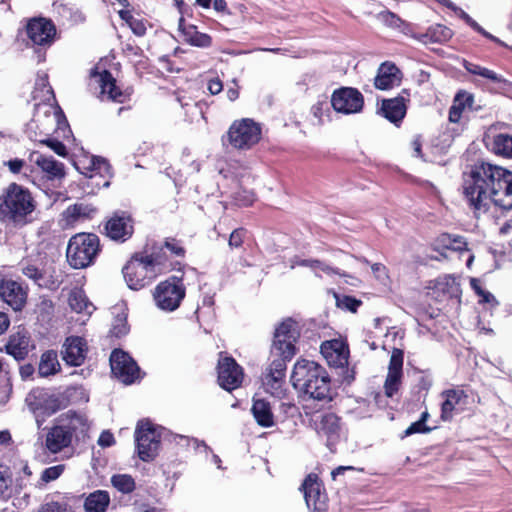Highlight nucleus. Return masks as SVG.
<instances>
[{"label":"nucleus","instance_id":"nucleus-1","mask_svg":"<svg viewBox=\"0 0 512 512\" xmlns=\"http://www.w3.org/2000/svg\"><path fill=\"white\" fill-rule=\"evenodd\" d=\"M463 194L474 213L487 212L491 204L512 209V172L488 163H476L463 181Z\"/></svg>","mask_w":512,"mask_h":512},{"label":"nucleus","instance_id":"nucleus-2","mask_svg":"<svg viewBox=\"0 0 512 512\" xmlns=\"http://www.w3.org/2000/svg\"><path fill=\"white\" fill-rule=\"evenodd\" d=\"M300 332L297 323L286 319L275 329L271 355L273 360L267 369L264 383L272 394L279 395L285 383L287 362L296 354L295 342Z\"/></svg>","mask_w":512,"mask_h":512},{"label":"nucleus","instance_id":"nucleus-3","mask_svg":"<svg viewBox=\"0 0 512 512\" xmlns=\"http://www.w3.org/2000/svg\"><path fill=\"white\" fill-rule=\"evenodd\" d=\"M291 382L303 394L305 401L320 402L319 408L332 401L329 375L324 367L314 361H297L291 374Z\"/></svg>","mask_w":512,"mask_h":512},{"label":"nucleus","instance_id":"nucleus-4","mask_svg":"<svg viewBox=\"0 0 512 512\" xmlns=\"http://www.w3.org/2000/svg\"><path fill=\"white\" fill-rule=\"evenodd\" d=\"M34 209L30 191L17 183H11L0 197V221L6 227H23Z\"/></svg>","mask_w":512,"mask_h":512},{"label":"nucleus","instance_id":"nucleus-5","mask_svg":"<svg viewBox=\"0 0 512 512\" xmlns=\"http://www.w3.org/2000/svg\"><path fill=\"white\" fill-rule=\"evenodd\" d=\"M99 251V238L95 234L80 233L74 235L68 243L66 256L75 269H82L93 263Z\"/></svg>","mask_w":512,"mask_h":512},{"label":"nucleus","instance_id":"nucleus-6","mask_svg":"<svg viewBox=\"0 0 512 512\" xmlns=\"http://www.w3.org/2000/svg\"><path fill=\"white\" fill-rule=\"evenodd\" d=\"M162 428L149 421H139L135 430V443L138 457L144 461H152L159 452Z\"/></svg>","mask_w":512,"mask_h":512},{"label":"nucleus","instance_id":"nucleus-7","mask_svg":"<svg viewBox=\"0 0 512 512\" xmlns=\"http://www.w3.org/2000/svg\"><path fill=\"white\" fill-rule=\"evenodd\" d=\"M261 126L250 118L234 121L228 132L229 144L237 150H249L261 139Z\"/></svg>","mask_w":512,"mask_h":512},{"label":"nucleus","instance_id":"nucleus-8","mask_svg":"<svg viewBox=\"0 0 512 512\" xmlns=\"http://www.w3.org/2000/svg\"><path fill=\"white\" fill-rule=\"evenodd\" d=\"M156 306L167 312L176 310L185 297V287L181 278L172 276L160 282L154 291Z\"/></svg>","mask_w":512,"mask_h":512},{"label":"nucleus","instance_id":"nucleus-9","mask_svg":"<svg viewBox=\"0 0 512 512\" xmlns=\"http://www.w3.org/2000/svg\"><path fill=\"white\" fill-rule=\"evenodd\" d=\"M153 262L146 261L142 255H135L123 267L124 279L132 290H140L148 286L158 273L153 269Z\"/></svg>","mask_w":512,"mask_h":512},{"label":"nucleus","instance_id":"nucleus-10","mask_svg":"<svg viewBox=\"0 0 512 512\" xmlns=\"http://www.w3.org/2000/svg\"><path fill=\"white\" fill-rule=\"evenodd\" d=\"M331 105L337 113L356 114L363 110L364 97L356 88L341 87L333 91Z\"/></svg>","mask_w":512,"mask_h":512},{"label":"nucleus","instance_id":"nucleus-11","mask_svg":"<svg viewBox=\"0 0 512 512\" xmlns=\"http://www.w3.org/2000/svg\"><path fill=\"white\" fill-rule=\"evenodd\" d=\"M300 490L308 509L312 512H327L328 497L321 481L316 474H309L302 483Z\"/></svg>","mask_w":512,"mask_h":512},{"label":"nucleus","instance_id":"nucleus-12","mask_svg":"<svg viewBox=\"0 0 512 512\" xmlns=\"http://www.w3.org/2000/svg\"><path fill=\"white\" fill-rule=\"evenodd\" d=\"M111 371L124 384L133 383L139 376L140 369L133 358L126 352L115 349L110 355Z\"/></svg>","mask_w":512,"mask_h":512},{"label":"nucleus","instance_id":"nucleus-13","mask_svg":"<svg viewBox=\"0 0 512 512\" xmlns=\"http://www.w3.org/2000/svg\"><path fill=\"white\" fill-rule=\"evenodd\" d=\"M217 369L218 383L223 389L232 391L241 385L244 377L243 369L234 358L224 357L220 359Z\"/></svg>","mask_w":512,"mask_h":512},{"label":"nucleus","instance_id":"nucleus-14","mask_svg":"<svg viewBox=\"0 0 512 512\" xmlns=\"http://www.w3.org/2000/svg\"><path fill=\"white\" fill-rule=\"evenodd\" d=\"M26 32L33 44L49 46L52 44L56 35V27L50 19L37 17L28 21Z\"/></svg>","mask_w":512,"mask_h":512},{"label":"nucleus","instance_id":"nucleus-15","mask_svg":"<svg viewBox=\"0 0 512 512\" xmlns=\"http://www.w3.org/2000/svg\"><path fill=\"white\" fill-rule=\"evenodd\" d=\"M403 358L401 349L394 348L389 361L388 373L384 383V391L387 397H393L401 386L403 376Z\"/></svg>","mask_w":512,"mask_h":512},{"label":"nucleus","instance_id":"nucleus-16","mask_svg":"<svg viewBox=\"0 0 512 512\" xmlns=\"http://www.w3.org/2000/svg\"><path fill=\"white\" fill-rule=\"evenodd\" d=\"M106 235L115 241H126L133 234L132 219L126 212H115L106 222Z\"/></svg>","mask_w":512,"mask_h":512},{"label":"nucleus","instance_id":"nucleus-17","mask_svg":"<svg viewBox=\"0 0 512 512\" xmlns=\"http://www.w3.org/2000/svg\"><path fill=\"white\" fill-rule=\"evenodd\" d=\"M0 297L15 311H20L26 303L27 293L18 282L2 280L0 282Z\"/></svg>","mask_w":512,"mask_h":512},{"label":"nucleus","instance_id":"nucleus-18","mask_svg":"<svg viewBox=\"0 0 512 512\" xmlns=\"http://www.w3.org/2000/svg\"><path fill=\"white\" fill-rule=\"evenodd\" d=\"M87 345L81 337L66 339L61 351L62 359L70 366H80L86 358Z\"/></svg>","mask_w":512,"mask_h":512},{"label":"nucleus","instance_id":"nucleus-19","mask_svg":"<svg viewBox=\"0 0 512 512\" xmlns=\"http://www.w3.org/2000/svg\"><path fill=\"white\" fill-rule=\"evenodd\" d=\"M91 76L95 78L99 84L102 97H106L108 100L118 103L125 101L126 95L116 86V80L109 71L103 70L100 73L92 72Z\"/></svg>","mask_w":512,"mask_h":512},{"label":"nucleus","instance_id":"nucleus-20","mask_svg":"<svg viewBox=\"0 0 512 512\" xmlns=\"http://www.w3.org/2000/svg\"><path fill=\"white\" fill-rule=\"evenodd\" d=\"M58 420L69 430L72 437L76 439L84 438L89 430V422L85 414L69 410L62 414Z\"/></svg>","mask_w":512,"mask_h":512},{"label":"nucleus","instance_id":"nucleus-21","mask_svg":"<svg viewBox=\"0 0 512 512\" xmlns=\"http://www.w3.org/2000/svg\"><path fill=\"white\" fill-rule=\"evenodd\" d=\"M72 439L69 430H66V427L58 420V423L48 431L45 445L51 453L56 454L70 446Z\"/></svg>","mask_w":512,"mask_h":512},{"label":"nucleus","instance_id":"nucleus-22","mask_svg":"<svg viewBox=\"0 0 512 512\" xmlns=\"http://www.w3.org/2000/svg\"><path fill=\"white\" fill-rule=\"evenodd\" d=\"M30 336L27 331L19 330L10 335L6 345L5 351L11 355L15 360H24L29 353Z\"/></svg>","mask_w":512,"mask_h":512},{"label":"nucleus","instance_id":"nucleus-23","mask_svg":"<svg viewBox=\"0 0 512 512\" xmlns=\"http://www.w3.org/2000/svg\"><path fill=\"white\" fill-rule=\"evenodd\" d=\"M400 82V70L395 64L385 62L380 65L374 79V85L379 90H387Z\"/></svg>","mask_w":512,"mask_h":512},{"label":"nucleus","instance_id":"nucleus-24","mask_svg":"<svg viewBox=\"0 0 512 512\" xmlns=\"http://www.w3.org/2000/svg\"><path fill=\"white\" fill-rule=\"evenodd\" d=\"M30 160L34 162L42 172L46 173L50 179L62 178L65 175L64 165L55 160L52 156L33 151L30 154Z\"/></svg>","mask_w":512,"mask_h":512},{"label":"nucleus","instance_id":"nucleus-25","mask_svg":"<svg viewBox=\"0 0 512 512\" xmlns=\"http://www.w3.org/2000/svg\"><path fill=\"white\" fill-rule=\"evenodd\" d=\"M321 353L330 366L344 367L348 364V352L337 341L323 343Z\"/></svg>","mask_w":512,"mask_h":512},{"label":"nucleus","instance_id":"nucleus-26","mask_svg":"<svg viewBox=\"0 0 512 512\" xmlns=\"http://www.w3.org/2000/svg\"><path fill=\"white\" fill-rule=\"evenodd\" d=\"M406 104L403 97L384 99L381 111L383 116L394 124L400 123L406 115Z\"/></svg>","mask_w":512,"mask_h":512},{"label":"nucleus","instance_id":"nucleus-27","mask_svg":"<svg viewBox=\"0 0 512 512\" xmlns=\"http://www.w3.org/2000/svg\"><path fill=\"white\" fill-rule=\"evenodd\" d=\"M340 419L333 413L325 414L318 426V434L327 438V445L331 447L340 437Z\"/></svg>","mask_w":512,"mask_h":512},{"label":"nucleus","instance_id":"nucleus-28","mask_svg":"<svg viewBox=\"0 0 512 512\" xmlns=\"http://www.w3.org/2000/svg\"><path fill=\"white\" fill-rule=\"evenodd\" d=\"M19 269L24 276L31 279L37 286L48 289L56 288L54 281H50V279L46 277L43 270L30 261H21L19 263Z\"/></svg>","mask_w":512,"mask_h":512},{"label":"nucleus","instance_id":"nucleus-29","mask_svg":"<svg viewBox=\"0 0 512 512\" xmlns=\"http://www.w3.org/2000/svg\"><path fill=\"white\" fill-rule=\"evenodd\" d=\"M111 314L113 315V321L110 328V336L121 338L128 334L129 325L127 323L126 308L123 304L115 305Z\"/></svg>","mask_w":512,"mask_h":512},{"label":"nucleus","instance_id":"nucleus-30","mask_svg":"<svg viewBox=\"0 0 512 512\" xmlns=\"http://www.w3.org/2000/svg\"><path fill=\"white\" fill-rule=\"evenodd\" d=\"M109 504V493L104 490H96L86 497L84 510L85 512H106Z\"/></svg>","mask_w":512,"mask_h":512},{"label":"nucleus","instance_id":"nucleus-31","mask_svg":"<svg viewBox=\"0 0 512 512\" xmlns=\"http://www.w3.org/2000/svg\"><path fill=\"white\" fill-rule=\"evenodd\" d=\"M442 396L445 400L441 406V417L443 420H449L452 417V412L455 407L466 395L461 389H449L442 392Z\"/></svg>","mask_w":512,"mask_h":512},{"label":"nucleus","instance_id":"nucleus-32","mask_svg":"<svg viewBox=\"0 0 512 512\" xmlns=\"http://www.w3.org/2000/svg\"><path fill=\"white\" fill-rule=\"evenodd\" d=\"M251 411L260 426L271 427L274 424L273 413L267 401L263 399L254 400Z\"/></svg>","mask_w":512,"mask_h":512},{"label":"nucleus","instance_id":"nucleus-33","mask_svg":"<svg viewBox=\"0 0 512 512\" xmlns=\"http://www.w3.org/2000/svg\"><path fill=\"white\" fill-rule=\"evenodd\" d=\"M35 127H36V123L34 120H32L27 125L26 134L30 140L38 141L39 143L48 146L59 156L65 157L67 155L66 146L62 142H60L56 139H50V138L38 139L36 132L33 131V129Z\"/></svg>","mask_w":512,"mask_h":512},{"label":"nucleus","instance_id":"nucleus-34","mask_svg":"<svg viewBox=\"0 0 512 512\" xmlns=\"http://www.w3.org/2000/svg\"><path fill=\"white\" fill-rule=\"evenodd\" d=\"M59 368L60 364L55 351L49 350L42 354L38 367L40 376L47 377L53 375L58 372Z\"/></svg>","mask_w":512,"mask_h":512},{"label":"nucleus","instance_id":"nucleus-35","mask_svg":"<svg viewBox=\"0 0 512 512\" xmlns=\"http://www.w3.org/2000/svg\"><path fill=\"white\" fill-rule=\"evenodd\" d=\"M95 212L96 208L89 204L76 203L67 207L64 216L69 222H74L79 219L92 218Z\"/></svg>","mask_w":512,"mask_h":512},{"label":"nucleus","instance_id":"nucleus-36","mask_svg":"<svg viewBox=\"0 0 512 512\" xmlns=\"http://www.w3.org/2000/svg\"><path fill=\"white\" fill-rule=\"evenodd\" d=\"M492 151L499 156L512 159V135L499 133L493 137Z\"/></svg>","mask_w":512,"mask_h":512},{"label":"nucleus","instance_id":"nucleus-37","mask_svg":"<svg viewBox=\"0 0 512 512\" xmlns=\"http://www.w3.org/2000/svg\"><path fill=\"white\" fill-rule=\"evenodd\" d=\"M68 303L70 308L76 313H91L93 305L88 301L84 291L74 289L70 292Z\"/></svg>","mask_w":512,"mask_h":512},{"label":"nucleus","instance_id":"nucleus-38","mask_svg":"<svg viewBox=\"0 0 512 512\" xmlns=\"http://www.w3.org/2000/svg\"><path fill=\"white\" fill-rule=\"evenodd\" d=\"M463 67L470 74L481 76L483 78L491 80L492 82L500 83L503 81V79L500 75H498L494 71H492L488 68L482 67L478 64H475V63L465 60L463 63Z\"/></svg>","mask_w":512,"mask_h":512},{"label":"nucleus","instance_id":"nucleus-39","mask_svg":"<svg viewBox=\"0 0 512 512\" xmlns=\"http://www.w3.org/2000/svg\"><path fill=\"white\" fill-rule=\"evenodd\" d=\"M112 486L123 494H129L135 490L136 484L131 475L115 474L111 477Z\"/></svg>","mask_w":512,"mask_h":512},{"label":"nucleus","instance_id":"nucleus-40","mask_svg":"<svg viewBox=\"0 0 512 512\" xmlns=\"http://www.w3.org/2000/svg\"><path fill=\"white\" fill-rule=\"evenodd\" d=\"M34 312L37 315L38 321L42 323L49 322L54 314V304L52 300L46 297H41L39 302L36 304Z\"/></svg>","mask_w":512,"mask_h":512},{"label":"nucleus","instance_id":"nucleus-41","mask_svg":"<svg viewBox=\"0 0 512 512\" xmlns=\"http://www.w3.org/2000/svg\"><path fill=\"white\" fill-rule=\"evenodd\" d=\"M142 257L146 261L153 262V269H156L158 274L161 273L163 266L168 261V257L166 256V252L163 246L154 247L150 254L142 255Z\"/></svg>","mask_w":512,"mask_h":512},{"label":"nucleus","instance_id":"nucleus-42","mask_svg":"<svg viewBox=\"0 0 512 512\" xmlns=\"http://www.w3.org/2000/svg\"><path fill=\"white\" fill-rule=\"evenodd\" d=\"M470 285L474 292L480 298L479 303H486L492 307L498 305V301L496 300L494 295L483 288L482 283L479 279L472 278L470 281Z\"/></svg>","mask_w":512,"mask_h":512},{"label":"nucleus","instance_id":"nucleus-43","mask_svg":"<svg viewBox=\"0 0 512 512\" xmlns=\"http://www.w3.org/2000/svg\"><path fill=\"white\" fill-rule=\"evenodd\" d=\"M461 111V113L468 109L471 111H477L479 106H474V96L466 91H460L456 94L453 105Z\"/></svg>","mask_w":512,"mask_h":512},{"label":"nucleus","instance_id":"nucleus-44","mask_svg":"<svg viewBox=\"0 0 512 512\" xmlns=\"http://www.w3.org/2000/svg\"><path fill=\"white\" fill-rule=\"evenodd\" d=\"M12 473L10 468L0 465V499H7L11 493Z\"/></svg>","mask_w":512,"mask_h":512},{"label":"nucleus","instance_id":"nucleus-45","mask_svg":"<svg viewBox=\"0 0 512 512\" xmlns=\"http://www.w3.org/2000/svg\"><path fill=\"white\" fill-rule=\"evenodd\" d=\"M427 34L434 42H445L452 37L453 33L452 30L448 27L441 24H436L428 29Z\"/></svg>","mask_w":512,"mask_h":512},{"label":"nucleus","instance_id":"nucleus-46","mask_svg":"<svg viewBox=\"0 0 512 512\" xmlns=\"http://www.w3.org/2000/svg\"><path fill=\"white\" fill-rule=\"evenodd\" d=\"M38 512H74V510L66 500L61 499L42 504Z\"/></svg>","mask_w":512,"mask_h":512},{"label":"nucleus","instance_id":"nucleus-47","mask_svg":"<svg viewBox=\"0 0 512 512\" xmlns=\"http://www.w3.org/2000/svg\"><path fill=\"white\" fill-rule=\"evenodd\" d=\"M377 18L391 28H400L404 24V21L398 15L389 10L379 12Z\"/></svg>","mask_w":512,"mask_h":512},{"label":"nucleus","instance_id":"nucleus-48","mask_svg":"<svg viewBox=\"0 0 512 512\" xmlns=\"http://www.w3.org/2000/svg\"><path fill=\"white\" fill-rule=\"evenodd\" d=\"M63 471L64 465L62 464L48 467L43 470L40 481L45 484L54 481L61 476Z\"/></svg>","mask_w":512,"mask_h":512},{"label":"nucleus","instance_id":"nucleus-49","mask_svg":"<svg viewBox=\"0 0 512 512\" xmlns=\"http://www.w3.org/2000/svg\"><path fill=\"white\" fill-rule=\"evenodd\" d=\"M362 302L351 296L337 297V306L351 312H356Z\"/></svg>","mask_w":512,"mask_h":512},{"label":"nucleus","instance_id":"nucleus-50","mask_svg":"<svg viewBox=\"0 0 512 512\" xmlns=\"http://www.w3.org/2000/svg\"><path fill=\"white\" fill-rule=\"evenodd\" d=\"M246 230L243 228H237L232 231L229 237L228 245L231 249L239 248L244 241Z\"/></svg>","mask_w":512,"mask_h":512},{"label":"nucleus","instance_id":"nucleus-51","mask_svg":"<svg viewBox=\"0 0 512 512\" xmlns=\"http://www.w3.org/2000/svg\"><path fill=\"white\" fill-rule=\"evenodd\" d=\"M453 234L449 233H442L439 235L433 243L434 250L440 251V250H450L451 241H452Z\"/></svg>","mask_w":512,"mask_h":512},{"label":"nucleus","instance_id":"nucleus-52","mask_svg":"<svg viewBox=\"0 0 512 512\" xmlns=\"http://www.w3.org/2000/svg\"><path fill=\"white\" fill-rule=\"evenodd\" d=\"M211 44H212L211 36L206 33H201L199 31L194 33V37L192 38V41L190 42V45L200 47V48L210 47Z\"/></svg>","mask_w":512,"mask_h":512},{"label":"nucleus","instance_id":"nucleus-53","mask_svg":"<svg viewBox=\"0 0 512 512\" xmlns=\"http://www.w3.org/2000/svg\"><path fill=\"white\" fill-rule=\"evenodd\" d=\"M162 246L164 247L165 250H168L171 254L175 256H184V248L175 239H167Z\"/></svg>","mask_w":512,"mask_h":512},{"label":"nucleus","instance_id":"nucleus-54","mask_svg":"<svg viewBox=\"0 0 512 512\" xmlns=\"http://www.w3.org/2000/svg\"><path fill=\"white\" fill-rule=\"evenodd\" d=\"M467 24L472 28L474 29L476 32L480 33L481 35H483L485 38L495 42V43H498L500 45H504V43L497 37L493 36L492 34H490L489 32H487L485 29H483L474 19H469L467 21Z\"/></svg>","mask_w":512,"mask_h":512},{"label":"nucleus","instance_id":"nucleus-55","mask_svg":"<svg viewBox=\"0 0 512 512\" xmlns=\"http://www.w3.org/2000/svg\"><path fill=\"white\" fill-rule=\"evenodd\" d=\"M467 24L472 28L474 29L476 32L480 33L481 35H483L485 38L495 42V43H498L500 45H504V43L497 37L493 36L492 34H490L489 32H487L485 29H483L474 19H469L467 21Z\"/></svg>","mask_w":512,"mask_h":512},{"label":"nucleus","instance_id":"nucleus-56","mask_svg":"<svg viewBox=\"0 0 512 512\" xmlns=\"http://www.w3.org/2000/svg\"><path fill=\"white\" fill-rule=\"evenodd\" d=\"M468 243L463 236L453 234L450 250L455 252L468 251Z\"/></svg>","mask_w":512,"mask_h":512},{"label":"nucleus","instance_id":"nucleus-57","mask_svg":"<svg viewBox=\"0 0 512 512\" xmlns=\"http://www.w3.org/2000/svg\"><path fill=\"white\" fill-rule=\"evenodd\" d=\"M179 30L181 31L184 41L189 43L192 41V38L194 37V33L197 32V28L194 25H184V19L180 18L179 20Z\"/></svg>","mask_w":512,"mask_h":512},{"label":"nucleus","instance_id":"nucleus-58","mask_svg":"<svg viewBox=\"0 0 512 512\" xmlns=\"http://www.w3.org/2000/svg\"><path fill=\"white\" fill-rule=\"evenodd\" d=\"M174 440L176 441V443L178 445H182V446L187 445V446H189L190 443H193L195 448H198L201 445V446L204 447L205 450H210V448L204 442H199L195 438H189V437L183 436V435H176L174 437Z\"/></svg>","mask_w":512,"mask_h":512},{"label":"nucleus","instance_id":"nucleus-59","mask_svg":"<svg viewBox=\"0 0 512 512\" xmlns=\"http://www.w3.org/2000/svg\"><path fill=\"white\" fill-rule=\"evenodd\" d=\"M431 429L423 424L422 421L413 422L405 431L404 436H410L416 433H427Z\"/></svg>","mask_w":512,"mask_h":512},{"label":"nucleus","instance_id":"nucleus-60","mask_svg":"<svg viewBox=\"0 0 512 512\" xmlns=\"http://www.w3.org/2000/svg\"><path fill=\"white\" fill-rule=\"evenodd\" d=\"M128 25L136 36L142 37L146 34L147 28L143 20L134 18Z\"/></svg>","mask_w":512,"mask_h":512},{"label":"nucleus","instance_id":"nucleus-61","mask_svg":"<svg viewBox=\"0 0 512 512\" xmlns=\"http://www.w3.org/2000/svg\"><path fill=\"white\" fill-rule=\"evenodd\" d=\"M97 443L103 448L111 447L115 443L114 435L110 431L104 430L100 434Z\"/></svg>","mask_w":512,"mask_h":512},{"label":"nucleus","instance_id":"nucleus-62","mask_svg":"<svg viewBox=\"0 0 512 512\" xmlns=\"http://www.w3.org/2000/svg\"><path fill=\"white\" fill-rule=\"evenodd\" d=\"M372 272L375 277L381 281L388 278L386 267L381 263H374L371 266Z\"/></svg>","mask_w":512,"mask_h":512},{"label":"nucleus","instance_id":"nucleus-63","mask_svg":"<svg viewBox=\"0 0 512 512\" xmlns=\"http://www.w3.org/2000/svg\"><path fill=\"white\" fill-rule=\"evenodd\" d=\"M5 164L8 166L10 172H12L13 174H17L23 168L25 162L22 159L15 158V159L9 160Z\"/></svg>","mask_w":512,"mask_h":512},{"label":"nucleus","instance_id":"nucleus-64","mask_svg":"<svg viewBox=\"0 0 512 512\" xmlns=\"http://www.w3.org/2000/svg\"><path fill=\"white\" fill-rule=\"evenodd\" d=\"M222 89H223V84L218 78L211 79L208 82V90L212 95L219 94L222 91Z\"/></svg>","mask_w":512,"mask_h":512}]
</instances>
